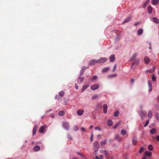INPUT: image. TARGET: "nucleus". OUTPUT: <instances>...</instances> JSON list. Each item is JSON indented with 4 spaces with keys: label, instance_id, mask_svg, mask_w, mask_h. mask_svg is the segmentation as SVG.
<instances>
[{
    "label": "nucleus",
    "instance_id": "obj_21",
    "mask_svg": "<svg viewBox=\"0 0 159 159\" xmlns=\"http://www.w3.org/2000/svg\"><path fill=\"white\" fill-rule=\"evenodd\" d=\"M84 111L83 110H79L77 112V114L79 116H81L83 113Z\"/></svg>",
    "mask_w": 159,
    "mask_h": 159
},
{
    "label": "nucleus",
    "instance_id": "obj_2",
    "mask_svg": "<svg viewBox=\"0 0 159 159\" xmlns=\"http://www.w3.org/2000/svg\"><path fill=\"white\" fill-rule=\"evenodd\" d=\"M93 149L94 151L96 152H97L99 149V144L98 142L97 141H95L93 144Z\"/></svg>",
    "mask_w": 159,
    "mask_h": 159
},
{
    "label": "nucleus",
    "instance_id": "obj_8",
    "mask_svg": "<svg viewBox=\"0 0 159 159\" xmlns=\"http://www.w3.org/2000/svg\"><path fill=\"white\" fill-rule=\"evenodd\" d=\"M109 59L110 62H114L115 59V55L113 54L111 55L109 57Z\"/></svg>",
    "mask_w": 159,
    "mask_h": 159
},
{
    "label": "nucleus",
    "instance_id": "obj_50",
    "mask_svg": "<svg viewBox=\"0 0 159 159\" xmlns=\"http://www.w3.org/2000/svg\"><path fill=\"white\" fill-rule=\"evenodd\" d=\"M106 140H104L103 142H101V143L102 145H104L106 144Z\"/></svg>",
    "mask_w": 159,
    "mask_h": 159
},
{
    "label": "nucleus",
    "instance_id": "obj_53",
    "mask_svg": "<svg viewBox=\"0 0 159 159\" xmlns=\"http://www.w3.org/2000/svg\"><path fill=\"white\" fill-rule=\"evenodd\" d=\"M67 137L68 139H72V138L69 134H67Z\"/></svg>",
    "mask_w": 159,
    "mask_h": 159
},
{
    "label": "nucleus",
    "instance_id": "obj_37",
    "mask_svg": "<svg viewBox=\"0 0 159 159\" xmlns=\"http://www.w3.org/2000/svg\"><path fill=\"white\" fill-rule=\"evenodd\" d=\"M119 112L118 111H116L114 112V116L115 117H117L118 116Z\"/></svg>",
    "mask_w": 159,
    "mask_h": 159
},
{
    "label": "nucleus",
    "instance_id": "obj_59",
    "mask_svg": "<svg viewBox=\"0 0 159 159\" xmlns=\"http://www.w3.org/2000/svg\"><path fill=\"white\" fill-rule=\"evenodd\" d=\"M80 130H81V131H84L85 130V128L84 127H81L80 128Z\"/></svg>",
    "mask_w": 159,
    "mask_h": 159
},
{
    "label": "nucleus",
    "instance_id": "obj_61",
    "mask_svg": "<svg viewBox=\"0 0 159 159\" xmlns=\"http://www.w3.org/2000/svg\"><path fill=\"white\" fill-rule=\"evenodd\" d=\"M134 81V79H132L131 80V84H133Z\"/></svg>",
    "mask_w": 159,
    "mask_h": 159
},
{
    "label": "nucleus",
    "instance_id": "obj_43",
    "mask_svg": "<svg viewBox=\"0 0 159 159\" xmlns=\"http://www.w3.org/2000/svg\"><path fill=\"white\" fill-rule=\"evenodd\" d=\"M152 80L154 82L156 80V77L154 74H153L152 75Z\"/></svg>",
    "mask_w": 159,
    "mask_h": 159
},
{
    "label": "nucleus",
    "instance_id": "obj_19",
    "mask_svg": "<svg viewBox=\"0 0 159 159\" xmlns=\"http://www.w3.org/2000/svg\"><path fill=\"white\" fill-rule=\"evenodd\" d=\"M143 32V30L142 28L139 29L137 31V34L139 36L142 35Z\"/></svg>",
    "mask_w": 159,
    "mask_h": 159
},
{
    "label": "nucleus",
    "instance_id": "obj_6",
    "mask_svg": "<svg viewBox=\"0 0 159 159\" xmlns=\"http://www.w3.org/2000/svg\"><path fill=\"white\" fill-rule=\"evenodd\" d=\"M99 87V85L98 84H94L92 85L90 87V89L93 90H95L98 89Z\"/></svg>",
    "mask_w": 159,
    "mask_h": 159
},
{
    "label": "nucleus",
    "instance_id": "obj_36",
    "mask_svg": "<svg viewBox=\"0 0 159 159\" xmlns=\"http://www.w3.org/2000/svg\"><path fill=\"white\" fill-rule=\"evenodd\" d=\"M144 149L145 148L144 147H141L139 151V153L140 154L142 153L144 151Z\"/></svg>",
    "mask_w": 159,
    "mask_h": 159
},
{
    "label": "nucleus",
    "instance_id": "obj_51",
    "mask_svg": "<svg viewBox=\"0 0 159 159\" xmlns=\"http://www.w3.org/2000/svg\"><path fill=\"white\" fill-rule=\"evenodd\" d=\"M77 153L78 154L80 155L83 158L84 157V155L83 154L80 153L79 152H77Z\"/></svg>",
    "mask_w": 159,
    "mask_h": 159
},
{
    "label": "nucleus",
    "instance_id": "obj_28",
    "mask_svg": "<svg viewBox=\"0 0 159 159\" xmlns=\"http://www.w3.org/2000/svg\"><path fill=\"white\" fill-rule=\"evenodd\" d=\"M117 76L116 74L109 75H108L107 78H111L116 77Z\"/></svg>",
    "mask_w": 159,
    "mask_h": 159
},
{
    "label": "nucleus",
    "instance_id": "obj_49",
    "mask_svg": "<svg viewBox=\"0 0 159 159\" xmlns=\"http://www.w3.org/2000/svg\"><path fill=\"white\" fill-rule=\"evenodd\" d=\"M95 129L96 130H98L99 131H101V128L100 127H96L95 128Z\"/></svg>",
    "mask_w": 159,
    "mask_h": 159
},
{
    "label": "nucleus",
    "instance_id": "obj_47",
    "mask_svg": "<svg viewBox=\"0 0 159 159\" xmlns=\"http://www.w3.org/2000/svg\"><path fill=\"white\" fill-rule=\"evenodd\" d=\"M74 131H76L78 130V128L77 125H75L74 127Z\"/></svg>",
    "mask_w": 159,
    "mask_h": 159
},
{
    "label": "nucleus",
    "instance_id": "obj_10",
    "mask_svg": "<svg viewBox=\"0 0 159 159\" xmlns=\"http://www.w3.org/2000/svg\"><path fill=\"white\" fill-rule=\"evenodd\" d=\"M102 108V105L99 103H97L95 108V110L96 111H99Z\"/></svg>",
    "mask_w": 159,
    "mask_h": 159
},
{
    "label": "nucleus",
    "instance_id": "obj_12",
    "mask_svg": "<svg viewBox=\"0 0 159 159\" xmlns=\"http://www.w3.org/2000/svg\"><path fill=\"white\" fill-rule=\"evenodd\" d=\"M37 130V125H36L33 127L32 131V135L34 136L36 133Z\"/></svg>",
    "mask_w": 159,
    "mask_h": 159
},
{
    "label": "nucleus",
    "instance_id": "obj_38",
    "mask_svg": "<svg viewBox=\"0 0 159 159\" xmlns=\"http://www.w3.org/2000/svg\"><path fill=\"white\" fill-rule=\"evenodd\" d=\"M65 94V92L63 91H61L59 92V95L60 96L63 97Z\"/></svg>",
    "mask_w": 159,
    "mask_h": 159
},
{
    "label": "nucleus",
    "instance_id": "obj_34",
    "mask_svg": "<svg viewBox=\"0 0 159 159\" xmlns=\"http://www.w3.org/2000/svg\"><path fill=\"white\" fill-rule=\"evenodd\" d=\"M150 2V0H146V1L143 4V7L145 8Z\"/></svg>",
    "mask_w": 159,
    "mask_h": 159
},
{
    "label": "nucleus",
    "instance_id": "obj_48",
    "mask_svg": "<svg viewBox=\"0 0 159 159\" xmlns=\"http://www.w3.org/2000/svg\"><path fill=\"white\" fill-rule=\"evenodd\" d=\"M80 79V82L81 83H82L84 81V76L81 77Z\"/></svg>",
    "mask_w": 159,
    "mask_h": 159
},
{
    "label": "nucleus",
    "instance_id": "obj_13",
    "mask_svg": "<svg viewBox=\"0 0 159 159\" xmlns=\"http://www.w3.org/2000/svg\"><path fill=\"white\" fill-rule=\"evenodd\" d=\"M153 8L151 5L148 7L147 11L149 14H151L152 13Z\"/></svg>",
    "mask_w": 159,
    "mask_h": 159
},
{
    "label": "nucleus",
    "instance_id": "obj_7",
    "mask_svg": "<svg viewBox=\"0 0 159 159\" xmlns=\"http://www.w3.org/2000/svg\"><path fill=\"white\" fill-rule=\"evenodd\" d=\"M96 63H97V60L93 59L90 60L89 62V66H92L95 64Z\"/></svg>",
    "mask_w": 159,
    "mask_h": 159
},
{
    "label": "nucleus",
    "instance_id": "obj_11",
    "mask_svg": "<svg viewBox=\"0 0 159 159\" xmlns=\"http://www.w3.org/2000/svg\"><path fill=\"white\" fill-rule=\"evenodd\" d=\"M103 112L104 114H106L107 113L108 107L106 104H104L103 105Z\"/></svg>",
    "mask_w": 159,
    "mask_h": 159
},
{
    "label": "nucleus",
    "instance_id": "obj_39",
    "mask_svg": "<svg viewBox=\"0 0 159 159\" xmlns=\"http://www.w3.org/2000/svg\"><path fill=\"white\" fill-rule=\"evenodd\" d=\"M126 132V130L124 129H122L121 131V134L123 135H125Z\"/></svg>",
    "mask_w": 159,
    "mask_h": 159
},
{
    "label": "nucleus",
    "instance_id": "obj_63",
    "mask_svg": "<svg viewBox=\"0 0 159 159\" xmlns=\"http://www.w3.org/2000/svg\"><path fill=\"white\" fill-rule=\"evenodd\" d=\"M93 133H92L91 134V136L90 138L89 139H93Z\"/></svg>",
    "mask_w": 159,
    "mask_h": 159
},
{
    "label": "nucleus",
    "instance_id": "obj_5",
    "mask_svg": "<svg viewBox=\"0 0 159 159\" xmlns=\"http://www.w3.org/2000/svg\"><path fill=\"white\" fill-rule=\"evenodd\" d=\"M62 126L66 130H68L70 128V125L67 121H63L62 123Z\"/></svg>",
    "mask_w": 159,
    "mask_h": 159
},
{
    "label": "nucleus",
    "instance_id": "obj_18",
    "mask_svg": "<svg viewBox=\"0 0 159 159\" xmlns=\"http://www.w3.org/2000/svg\"><path fill=\"white\" fill-rule=\"evenodd\" d=\"M140 59L139 58H137L135 59V61H133L132 63L133 65L135 64L139 65V63Z\"/></svg>",
    "mask_w": 159,
    "mask_h": 159
},
{
    "label": "nucleus",
    "instance_id": "obj_25",
    "mask_svg": "<svg viewBox=\"0 0 159 159\" xmlns=\"http://www.w3.org/2000/svg\"><path fill=\"white\" fill-rule=\"evenodd\" d=\"M110 69V68L109 67H106L103 68L102 70V72L103 73H105L107 72Z\"/></svg>",
    "mask_w": 159,
    "mask_h": 159
},
{
    "label": "nucleus",
    "instance_id": "obj_31",
    "mask_svg": "<svg viewBox=\"0 0 159 159\" xmlns=\"http://www.w3.org/2000/svg\"><path fill=\"white\" fill-rule=\"evenodd\" d=\"M65 114V112L63 110L60 111L58 113V115L59 116H62L64 115Z\"/></svg>",
    "mask_w": 159,
    "mask_h": 159
},
{
    "label": "nucleus",
    "instance_id": "obj_64",
    "mask_svg": "<svg viewBox=\"0 0 159 159\" xmlns=\"http://www.w3.org/2000/svg\"><path fill=\"white\" fill-rule=\"evenodd\" d=\"M36 144L37 145H40L41 144V143L40 142H36Z\"/></svg>",
    "mask_w": 159,
    "mask_h": 159
},
{
    "label": "nucleus",
    "instance_id": "obj_57",
    "mask_svg": "<svg viewBox=\"0 0 159 159\" xmlns=\"http://www.w3.org/2000/svg\"><path fill=\"white\" fill-rule=\"evenodd\" d=\"M50 116L52 118H54L55 117V115L54 114H51L50 115Z\"/></svg>",
    "mask_w": 159,
    "mask_h": 159
},
{
    "label": "nucleus",
    "instance_id": "obj_1",
    "mask_svg": "<svg viewBox=\"0 0 159 159\" xmlns=\"http://www.w3.org/2000/svg\"><path fill=\"white\" fill-rule=\"evenodd\" d=\"M108 59L105 57H101L97 60V63L99 64L103 63L106 62Z\"/></svg>",
    "mask_w": 159,
    "mask_h": 159
},
{
    "label": "nucleus",
    "instance_id": "obj_20",
    "mask_svg": "<svg viewBox=\"0 0 159 159\" xmlns=\"http://www.w3.org/2000/svg\"><path fill=\"white\" fill-rule=\"evenodd\" d=\"M89 86V84L84 85L83 86L82 89L81 90V92H83L85 90L87 89L88 87Z\"/></svg>",
    "mask_w": 159,
    "mask_h": 159
},
{
    "label": "nucleus",
    "instance_id": "obj_33",
    "mask_svg": "<svg viewBox=\"0 0 159 159\" xmlns=\"http://www.w3.org/2000/svg\"><path fill=\"white\" fill-rule=\"evenodd\" d=\"M148 117L149 119H151L152 118V113L151 111L150 110L148 111Z\"/></svg>",
    "mask_w": 159,
    "mask_h": 159
},
{
    "label": "nucleus",
    "instance_id": "obj_27",
    "mask_svg": "<svg viewBox=\"0 0 159 159\" xmlns=\"http://www.w3.org/2000/svg\"><path fill=\"white\" fill-rule=\"evenodd\" d=\"M137 54L136 53L134 54L133 55L132 57L131 58H130V59H129V61H133L134 59H135L136 57H137Z\"/></svg>",
    "mask_w": 159,
    "mask_h": 159
},
{
    "label": "nucleus",
    "instance_id": "obj_3",
    "mask_svg": "<svg viewBox=\"0 0 159 159\" xmlns=\"http://www.w3.org/2000/svg\"><path fill=\"white\" fill-rule=\"evenodd\" d=\"M89 67L88 66H83L81 67V69L80 71V74L78 76V78L79 79H80L83 73H84L85 70L88 68H89Z\"/></svg>",
    "mask_w": 159,
    "mask_h": 159
},
{
    "label": "nucleus",
    "instance_id": "obj_52",
    "mask_svg": "<svg viewBox=\"0 0 159 159\" xmlns=\"http://www.w3.org/2000/svg\"><path fill=\"white\" fill-rule=\"evenodd\" d=\"M55 99H57L58 100H59L60 99V96L59 95H56V96H55Z\"/></svg>",
    "mask_w": 159,
    "mask_h": 159
},
{
    "label": "nucleus",
    "instance_id": "obj_26",
    "mask_svg": "<svg viewBox=\"0 0 159 159\" xmlns=\"http://www.w3.org/2000/svg\"><path fill=\"white\" fill-rule=\"evenodd\" d=\"M152 20L154 22L157 24L159 23V20L156 17H153L152 18Z\"/></svg>",
    "mask_w": 159,
    "mask_h": 159
},
{
    "label": "nucleus",
    "instance_id": "obj_60",
    "mask_svg": "<svg viewBox=\"0 0 159 159\" xmlns=\"http://www.w3.org/2000/svg\"><path fill=\"white\" fill-rule=\"evenodd\" d=\"M52 111V109H49L48 110H47V111L46 112L45 114H47V113L49 112H50V111Z\"/></svg>",
    "mask_w": 159,
    "mask_h": 159
},
{
    "label": "nucleus",
    "instance_id": "obj_17",
    "mask_svg": "<svg viewBox=\"0 0 159 159\" xmlns=\"http://www.w3.org/2000/svg\"><path fill=\"white\" fill-rule=\"evenodd\" d=\"M144 61L145 63L147 64L149 63L150 61V59L148 56H145L144 58Z\"/></svg>",
    "mask_w": 159,
    "mask_h": 159
},
{
    "label": "nucleus",
    "instance_id": "obj_58",
    "mask_svg": "<svg viewBox=\"0 0 159 159\" xmlns=\"http://www.w3.org/2000/svg\"><path fill=\"white\" fill-rule=\"evenodd\" d=\"M116 64L114 66L113 69L112 70V71H114L116 69Z\"/></svg>",
    "mask_w": 159,
    "mask_h": 159
},
{
    "label": "nucleus",
    "instance_id": "obj_42",
    "mask_svg": "<svg viewBox=\"0 0 159 159\" xmlns=\"http://www.w3.org/2000/svg\"><path fill=\"white\" fill-rule=\"evenodd\" d=\"M120 123V121L119 122L117 123L113 127V128L114 129H116V128L118 126H119Z\"/></svg>",
    "mask_w": 159,
    "mask_h": 159
},
{
    "label": "nucleus",
    "instance_id": "obj_32",
    "mask_svg": "<svg viewBox=\"0 0 159 159\" xmlns=\"http://www.w3.org/2000/svg\"><path fill=\"white\" fill-rule=\"evenodd\" d=\"M159 2L158 0H152V4L153 5H156L158 4Z\"/></svg>",
    "mask_w": 159,
    "mask_h": 159
},
{
    "label": "nucleus",
    "instance_id": "obj_41",
    "mask_svg": "<svg viewBox=\"0 0 159 159\" xmlns=\"http://www.w3.org/2000/svg\"><path fill=\"white\" fill-rule=\"evenodd\" d=\"M148 149L149 151H152L153 149V147L152 146L151 144H149L148 146Z\"/></svg>",
    "mask_w": 159,
    "mask_h": 159
},
{
    "label": "nucleus",
    "instance_id": "obj_54",
    "mask_svg": "<svg viewBox=\"0 0 159 159\" xmlns=\"http://www.w3.org/2000/svg\"><path fill=\"white\" fill-rule=\"evenodd\" d=\"M104 153L105 155L106 156L108 155V152L107 151H105L104 152Z\"/></svg>",
    "mask_w": 159,
    "mask_h": 159
},
{
    "label": "nucleus",
    "instance_id": "obj_44",
    "mask_svg": "<svg viewBox=\"0 0 159 159\" xmlns=\"http://www.w3.org/2000/svg\"><path fill=\"white\" fill-rule=\"evenodd\" d=\"M98 97V95L96 94H94L93 95V96L92 97V99H94Z\"/></svg>",
    "mask_w": 159,
    "mask_h": 159
},
{
    "label": "nucleus",
    "instance_id": "obj_35",
    "mask_svg": "<svg viewBox=\"0 0 159 159\" xmlns=\"http://www.w3.org/2000/svg\"><path fill=\"white\" fill-rule=\"evenodd\" d=\"M156 131V129L155 128H153L151 129L150 131V133L151 134H154Z\"/></svg>",
    "mask_w": 159,
    "mask_h": 159
},
{
    "label": "nucleus",
    "instance_id": "obj_45",
    "mask_svg": "<svg viewBox=\"0 0 159 159\" xmlns=\"http://www.w3.org/2000/svg\"><path fill=\"white\" fill-rule=\"evenodd\" d=\"M149 119H148V120H147L146 121V122L144 124V127H145L147 126L148 125V124H149Z\"/></svg>",
    "mask_w": 159,
    "mask_h": 159
},
{
    "label": "nucleus",
    "instance_id": "obj_22",
    "mask_svg": "<svg viewBox=\"0 0 159 159\" xmlns=\"http://www.w3.org/2000/svg\"><path fill=\"white\" fill-rule=\"evenodd\" d=\"M139 114L140 116H146V113L145 111H141L139 112Z\"/></svg>",
    "mask_w": 159,
    "mask_h": 159
},
{
    "label": "nucleus",
    "instance_id": "obj_24",
    "mask_svg": "<svg viewBox=\"0 0 159 159\" xmlns=\"http://www.w3.org/2000/svg\"><path fill=\"white\" fill-rule=\"evenodd\" d=\"M113 122L111 120H108L107 121V124L109 126H111L113 125Z\"/></svg>",
    "mask_w": 159,
    "mask_h": 159
},
{
    "label": "nucleus",
    "instance_id": "obj_14",
    "mask_svg": "<svg viewBox=\"0 0 159 159\" xmlns=\"http://www.w3.org/2000/svg\"><path fill=\"white\" fill-rule=\"evenodd\" d=\"M33 150L35 152H37L39 151L40 149V147L39 146L37 145L34 146L33 148Z\"/></svg>",
    "mask_w": 159,
    "mask_h": 159
},
{
    "label": "nucleus",
    "instance_id": "obj_56",
    "mask_svg": "<svg viewBox=\"0 0 159 159\" xmlns=\"http://www.w3.org/2000/svg\"><path fill=\"white\" fill-rule=\"evenodd\" d=\"M75 88L76 90H78V89L79 87L78 86H77L76 84H75Z\"/></svg>",
    "mask_w": 159,
    "mask_h": 159
},
{
    "label": "nucleus",
    "instance_id": "obj_16",
    "mask_svg": "<svg viewBox=\"0 0 159 159\" xmlns=\"http://www.w3.org/2000/svg\"><path fill=\"white\" fill-rule=\"evenodd\" d=\"M148 86L149 87V91L151 92L152 91V84L150 80H148Z\"/></svg>",
    "mask_w": 159,
    "mask_h": 159
},
{
    "label": "nucleus",
    "instance_id": "obj_62",
    "mask_svg": "<svg viewBox=\"0 0 159 159\" xmlns=\"http://www.w3.org/2000/svg\"><path fill=\"white\" fill-rule=\"evenodd\" d=\"M101 135L100 134H98L97 136V138L98 139H100L101 138Z\"/></svg>",
    "mask_w": 159,
    "mask_h": 159
},
{
    "label": "nucleus",
    "instance_id": "obj_55",
    "mask_svg": "<svg viewBox=\"0 0 159 159\" xmlns=\"http://www.w3.org/2000/svg\"><path fill=\"white\" fill-rule=\"evenodd\" d=\"M154 107L155 108H156L157 109H158L159 108V106L158 104H155Z\"/></svg>",
    "mask_w": 159,
    "mask_h": 159
},
{
    "label": "nucleus",
    "instance_id": "obj_15",
    "mask_svg": "<svg viewBox=\"0 0 159 159\" xmlns=\"http://www.w3.org/2000/svg\"><path fill=\"white\" fill-rule=\"evenodd\" d=\"M131 19V17L130 16H129L126 18L123 22L122 23V24H124L125 23L129 22Z\"/></svg>",
    "mask_w": 159,
    "mask_h": 159
},
{
    "label": "nucleus",
    "instance_id": "obj_40",
    "mask_svg": "<svg viewBox=\"0 0 159 159\" xmlns=\"http://www.w3.org/2000/svg\"><path fill=\"white\" fill-rule=\"evenodd\" d=\"M120 38V34H117L115 38V40L116 41H118L119 40Z\"/></svg>",
    "mask_w": 159,
    "mask_h": 159
},
{
    "label": "nucleus",
    "instance_id": "obj_9",
    "mask_svg": "<svg viewBox=\"0 0 159 159\" xmlns=\"http://www.w3.org/2000/svg\"><path fill=\"white\" fill-rule=\"evenodd\" d=\"M152 153L149 151H146L144 153V155L145 156H147L150 157L152 156Z\"/></svg>",
    "mask_w": 159,
    "mask_h": 159
},
{
    "label": "nucleus",
    "instance_id": "obj_30",
    "mask_svg": "<svg viewBox=\"0 0 159 159\" xmlns=\"http://www.w3.org/2000/svg\"><path fill=\"white\" fill-rule=\"evenodd\" d=\"M154 116L156 118L157 121L158 122L159 121V114L156 112L154 114Z\"/></svg>",
    "mask_w": 159,
    "mask_h": 159
},
{
    "label": "nucleus",
    "instance_id": "obj_29",
    "mask_svg": "<svg viewBox=\"0 0 159 159\" xmlns=\"http://www.w3.org/2000/svg\"><path fill=\"white\" fill-rule=\"evenodd\" d=\"M98 79V77L97 75H94L92 77L91 81L92 82H93L94 81Z\"/></svg>",
    "mask_w": 159,
    "mask_h": 159
},
{
    "label": "nucleus",
    "instance_id": "obj_46",
    "mask_svg": "<svg viewBox=\"0 0 159 159\" xmlns=\"http://www.w3.org/2000/svg\"><path fill=\"white\" fill-rule=\"evenodd\" d=\"M132 144L134 145H135L137 142V140H132Z\"/></svg>",
    "mask_w": 159,
    "mask_h": 159
},
{
    "label": "nucleus",
    "instance_id": "obj_4",
    "mask_svg": "<svg viewBox=\"0 0 159 159\" xmlns=\"http://www.w3.org/2000/svg\"><path fill=\"white\" fill-rule=\"evenodd\" d=\"M47 127V125L46 124L41 126L39 129V132L42 134H44L45 133V130Z\"/></svg>",
    "mask_w": 159,
    "mask_h": 159
},
{
    "label": "nucleus",
    "instance_id": "obj_23",
    "mask_svg": "<svg viewBox=\"0 0 159 159\" xmlns=\"http://www.w3.org/2000/svg\"><path fill=\"white\" fill-rule=\"evenodd\" d=\"M155 70V67H153V68L151 69L147 70L146 71V73L149 72V73H152Z\"/></svg>",
    "mask_w": 159,
    "mask_h": 159
}]
</instances>
